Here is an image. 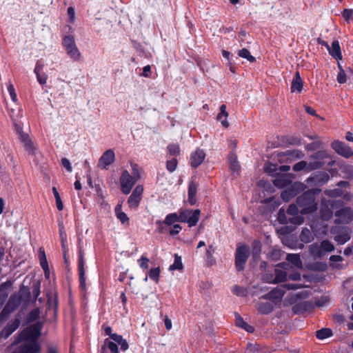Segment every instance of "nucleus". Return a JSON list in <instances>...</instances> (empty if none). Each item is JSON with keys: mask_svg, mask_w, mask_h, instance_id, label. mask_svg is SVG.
<instances>
[{"mask_svg": "<svg viewBox=\"0 0 353 353\" xmlns=\"http://www.w3.org/2000/svg\"><path fill=\"white\" fill-rule=\"evenodd\" d=\"M321 192L319 188H312L303 192L296 198V204L301 208V214H311L318 209L316 196Z\"/></svg>", "mask_w": 353, "mask_h": 353, "instance_id": "f257e3e1", "label": "nucleus"}, {"mask_svg": "<svg viewBox=\"0 0 353 353\" xmlns=\"http://www.w3.org/2000/svg\"><path fill=\"white\" fill-rule=\"evenodd\" d=\"M41 329L42 323L39 322L23 329L14 337L12 344L17 345L21 341L38 342L41 334Z\"/></svg>", "mask_w": 353, "mask_h": 353, "instance_id": "f03ea898", "label": "nucleus"}, {"mask_svg": "<svg viewBox=\"0 0 353 353\" xmlns=\"http://www.w3.org/2000/svg\"><path fill=\"white\" fill-rule=\"evenodd\" d=\"M250 251L248 245H241L236 248L234 265L238 272H241L245 268V265L250 256Z\"/></svg>", "mask_w": 353, "mask_h": 353, "instance_id": "7ed1b4c3", "label": "nucleus"}, {"mask_svg": "<svg viewBox=\"0 0 353 353\" xmlns=\"http://www.w3.org/2000/svg\"><path fill=\"white\" fill-rule=\"evenodd\" d=\"M330 233L334 235V240L339 245L345 244L351 238V230L346 226H332L330 229Z\"/></svg>", "mask_w": 353, "mask_h": 353, "instance_id": "20e7f679", "label": "nucleus"}, {"mask_svg": "<svg viewBox=\"0 0 353 353\" xmlns=\"http://www.w3.org/2000/svg\"><path fill=\"white\" fill-rule=\"evenodd\" d=\"M201 211L196 210H185L179 212L181 223H187L189 227L195 226L200 217Z\"/></svg>", "mask_w": 353, "mask_h": 353, "instance_id": "39448f33", "label": "nucleus"}, {"mask_svg": "<svg viewBox=\"0 0 353 353\" xmlns=\"http://www.w3.org/2000/svg\"><path fill=\"white\" fill-rule=\"evenodd\" d=\"M121 190L125 194H128L132 187L137 182L134 177H132L129 172L126 170H123L119 179Z\"/></svg>", "mask_w": 353, "mask_h": 353, "instance_id": "423d86ee", "label": "nucleus"}, {"mask_svg": "<svg viewBox=\"0 0 353 353\" xmlns=\"http://www.w3.org/2000/svg\"><path fill=\"white\" fill-rule=\"evenodd\" d=\"M334 216L337 217L334 220L336 224H347L353 220V209L351 207H343L334 212Z\"/></svg>", "mask_w": 353, "mask_h": 353, "instance_id": "0eeeda50", "label": "nucleus"}, {"mask_svg": "<svg viewBox=\"0 0 353 353\" xmlns=\"http://www.w3.org/2000/svg\"><path fill=\"white\" fill-rule=\"evenodd\" d=\"M330 178L326 172L318 171L312 173L305 181L311 186L320 187L327 183Z\"/></svg>", "mask_w": 353, "mask_h": 353, "instance_id": "6e6552de", "label": "nucleus"}, {"mask_svg": "<svg viewBox=\"0 0 353 353\" xmlns=\"http://www.w3.org/2000/svg\"><path fill=\"white\" fill-rule=\"evenodd\" d=\"M331 147L336 153L345 159L353 156V150L343 141L335 140L331 143Z\"/></svg>", "mask_w": 353, "mask_h": 353, "instance_id": "1a4fd4ad", "label": "nucleus"}, {"mask_svg": "<svg viewBox=\"0 0 353 353\" xmlns=\"http://www.w3.org/2000/svg\"><path fill=\"white\" fill-rule=\"evenodd\" d=\"M41 350L39 342L23 341L16 348L14 353H40Z\"/></svg>", "mask_w": 353, "mask_h": 353, "instance_id": "9d476101", "label": "nucleus"}, {"mask_svg": "<svg viewBox=\"0 0 353 353\" xmlns=\"http://www.w3.org/2000/svg\"><path fill=\"white\" fill-rule=\"evenodd\" d=\"M21 325V316L17 315L15 318L0 332V339H8Z\"/></svg>", "mask_w": 353, "mask_h": 353, "instance_id": "9b49d317", "label": "nucleus"}, {"mask_svg": "<svg viewBox=\"0 0 353 353\" xmlns=\"http://www.w3.org/2000/svg\"><path fill=\"white\" fill-rule=\"evenodd\" d=\"M303 185L301 183H294L290 185L281 192V199L284 201L288 202L292 198L295 197L301 191Z\"/></svg>", "mask_w": 353, "mask_h": 353, "instance_id": "f8f14e48", "label": "nucleus"}, {"mask_svg": "<svg viewBox=\"0 0 353 353\" xmlns=\"http://www.w3.org/2000/svg\"><path fill=\"white\" fill-rule=\"evenodd\" d=\"M78 272L79 276V286L82 289L85 287V259L82 249L79 250L78 253Z\"/></svg>", "mask_w": 353, "mask_h": 353, "instance_id": "ddd939ff", "label": "nucleus"}, {"mask_svg": "<svg viewBox=\"0 0 353 353\" xmlns=\"http://www.w3.org/2000/svg\"><path fill=\"white\" fill-rule=\"evenodd\" d=\"M285 293V290L283 289L282 286H279L276 288H274L271 291H270L268 293L263 295L261 296V299H265V300H270L273 301L274 303H277L278 302H280L284 294Z\"/></svg>", "mask_w": 353, "mask_h": 353, "instance_id": "4468645a", "label": "nucleus"}, {"mask_svg": "<svg viewBox=\"0 0 353 353\" xmlns=\"http://www.w3.org/2000/svg\"><path fill=\"white\" fill-rule=\"evenodd\" d=\"M115 160V154L112 149L104 152L99 160V166L104 170L108 169V166L114 163Z\"/></svg>", "mask_w": 353, "mask_h": 353, "instance_id": "2eb2a0df", "label": "nucleus"}, {"mask_svg": "<svg viewBox=\"0 0 353 353\" xmlns=\"http://www.w3.org/2000/svg\"><path fill=\"white\" fill-rule=\"evenodd\" d=\"M205 154L203 150L197 149L191 154L190 156V165L192 168H196L204 161Z\"/></svg>", "mask_w": 353, "mask_h": 353, "instance_id": "dca6fc26", "label": "nucleus"}, {"mask_svg": "<svg viewBox=\"0 0 353 353\" xmlns=\"http://www.w3.org/2000/svg\"><path fill=\"white\" fill-rule=\"evenodd\" d=\"M19 139L23 144L25 150L28 152V153L31 155L34 154L36 148L34 146L33 143L29 137L28 134L23 132L22 134H19Z\"/></svg>", "mask_w": 353, "mask_h": 353, "instance_id": "f3484780", "label": "nucleus"}, {"mask_svg": "<svg viewBox=\"0 0 353 353\" xmlns=\"http://www.w3.org/2000/svg\"><path fill=\"white\" fill-rule=\"evenodd\" d=\"M15 294L18 296V297L20 298L21 302L23 303L25 305H27L30 303L31 292L28 287L22 285L20 288L19 292Z\"/></svg>", "mask_w": 353, "mask_h": 353, "instance_id": "a211bd4d", "label": "nucleus"}, {"mask_svg": "<svg viewBox=\"0 0 353 353\" xmlns=\"http://www.w3.org/2000/svg\"><path fill=\"white\" fill-rule=\"evenodd\" d=\"M198 185L196 183L192 181L188 184V202L191 205H193L196 202V193Z\"/></svg>", "mask_w": 353, "mask_h": 353, "instance_id": "6ab92c4d", "label": "nucleus"}, {"mask_svg": "<svg viewBox=\"0 0 353 353\" xmlns=\"http://www.w3.org/2000/svg\"><path fill=\"white\" fill-rule=\"evenodd\" d=\"M180 222L179 214L174 212L168 214L163 221L158 220L156 221L157 225H167L168 226L176 224L175 223Z\"/></svg>", "mask_w": 353, "mask_h": 353, "instance_id": "aec40b11", "label": "nucleus"}, {"mask_svg": "<svg viewBox=\"0 0 353 353\" xmlns=\"http://www.w3.org/2000/svg\"><path fill=\"white\" fill-rule=\"evenodd\" d=\"M303 81L301 77L300 73L299 71H297L295 73V75L292 79V83H291V92H301L303 90Z\"/></svg>", "mask_w": 353, "mask_h": 353, "instance_id": "412c9836", "label": "nucleus"}, {"mask_svg": "<svg viewBox=\"0 0 353 353\" xmlns=\"http://www.w3.org/2000/svg\"><path fill=\"white\" fill-rule=\"evenodd\" d=\"M228 161L230 170L233 172L239 173L241 170V165L237 159V156L234 152H230L228 154Z\"/></svg>", "mask_w": 353, "mask_h": 353, "instance_id": "4be33fe9", "label": "nucleus"}, {"mask_svg": "<svg viewBox=\"0 0 353 353\" xmlns=\"http://www.w3.org/2000/svg\"><path fill=\"white\" fill-rule=\"evenodd\" d=\"M313 307V305L310 301H303L295 304L292 307V311L294 314H301L310 310Z\"/></svg>", "mask_w": 353, "mask_h": 353, "instance_id": "5701e85b", "label": "nucleus"}, {"mask_svg": "<svg viewBox=\"0 0 353 353\" xmlns=\"http://www.w3.org/2000/svg\"><path fill=\"white\" fill-rule=\"evenodd\" d=\"M329 51L330 54L335 59H341L342 54L341 51V47L339 41L334 40L332 43V46L330 47Z\"/></svg>", "mask_w": 353, "mask_h": 353, "instance_id": "b1692460", "label": "nucleus"}, {"mask_svg": "<svg viewBox=\"0 0 353 353\" xmlns=\"http://www.w3.org/2000/svg\"><path fill=\"white\" fill-rule=\"evenodd\" d=\"M320 215L321 218L323 221L330 220L332 215L333 212L332 209L330 208L329 204L323 203L320 209Z\"/></svg>", "mask_w": 353, "mask_h": 353, "instance_id": "393cba45", "label": "nucleus"}, {"mask_svg": "<svg viewBox=\"0 0 353 353\" xmlns=\"http://www.w3.org/2000/svg\"><path fill=\"white\" fill-rule=\"evenodd\" d=\"M43 65L37 63L34 70L37 76V81L41 85L46 84L48 79V76L45 73H41L43 70Z\"/></svg>", "mask_w": 353, "mask_h": 353, "instance_id": "a878e982", "label": "nucleus"}, {"mask_svg": "<svg viewBox=\"0 0 353 353\" xmlns=\"http://www.w3.org/2000/svg\"><path fill=\"white\" fill-rule=\"evenodd\" d=\"M21 303H22L20 301V298L14 293L10 296L6 305L14 312Z\"/></svg>", "mask_w": 353, "mask_h": 353, "instance_id": "bb28decb", "label": "nucleus"}, {"mask_svg": "<svg viewBox=\"0 0 353 353\" xmlns=\"http://www.w3.org/2000/svg\"><path fill=\"white\" fill-rule=\"evenodd\" d=\"M291 183V180L288 176L281 175L276 178L274 181V185L279 188L289 187Z\"/></svg>", "mask_w": 353, "mask_h": 353, "instance_id": "cd10ccee", "label": "nucleus"}, {"mask_svg": "<svg viewBox=\"0 0 353 353\" xmlns=\"http://www.w3.org/2000/svg\"><path fill=\"white\" fill-rule=\"evenodd\" d=\"M275 276L272 280V283L276 284L282 282H285L288 279V274L285 271L275 269L274 270Z\"/></svg>", "mask_w": 353, "mask_h": 353, "instance_id": "c85d7f7f", "label": "nucleus"}, {"mask_svg": "<svg viewBox=\"0 0 353 353\" xmlns=\"http://www.w3.org/2000/svg\"><path fill=\"white\" fill-rule=\"evenodd\" d=\"M114 212L117 218L121 221L122 224L129 223V218L128 215L121 210V204L117 205L114 209Z\"/></svg>", "mask_w": 353, "mask_h": 353, "instance_id": "c756f323", "label": "nucleus"}, {"mask_svg": "<svg viewBox=\"0 0 353 353\" xmlns=\"http://www.w3.org/2000/svg\"><path fill=\"white\" fill-rule=\"evenodd\" d=\"M257 310L261 314H268L274 310V306L271 303H258Z\"/></svg>", "mask_w": 353, "mask_h": 353, "instance_id": "7c9ffc66", "label": "nucleus"}, {"mask_svg": "<svg viewBox=\"0 0 353 353\" xmlns=\"http://www.w3.org/2000/svg\"><path fill=\"white\" fill-rule=\"evenodd\" d=\"M286 260L295 267H302V261L299 254H288Z\"/></svg>", "mask_w": 353, "mask_h": 353, "instance_id": "2f4dec72", "label": "nucleus"}, {"mask_svg": "<svg viewBox=\"0 0 353 353\" xmlns=\"http://www.w3.org/2000/svg\"><path fill=\"white\" fill-rule=\"evenodd\" d=\"M332 334L333 332L330 328H321L316 332V337L320 340L330 337Z\"/></svg>", "mask_w": 353, "mask_h": 353, "instance_id": "473e14b6", "label": "nucleus"}, {"mask_svg": "<svg viewBox=\"0 0 353 353\" xmlns=\"http://www.w3.org/2000/svg\"><path fill=\"white\" fill-rule=\"evenodd\" d=\"M112 340L115 343H117V345H120L122 351H126L129 348V345L127 341L124 339L121 335L119 334L113 336Z\"/></svg>", "mask_w": 353, "mask_h": 353, "instance_id": "72a5a7b5", "label": "nucleus"}, {"mask_svg": "<svg viewBox=\"0 0 353 353\" xmlns=\"http://www.w3.org/2000/svg\"><path fill=\"white\" fill-rule=\"evenodd\" d=\"M108 347L111 353H119V347L117 343L110 341L108 339H105L104 341V345L102 347V350L104 352L105 347Z\"/></svg>", "mask_w": 353, "mask_h": 353, "instance_id": "f704fd0d", "label": "nucleus"}, {"mask_svg": "<svg viewBox=\"0 0 353 353\" xmlns=\"http://www.w3.org/2000/svg\"><path fill=\"white\" fill-rule=\"evenodd\" d=\"M319 251L317 254H321V250H323L324 252H332L334 250V245L328 240H323L321 243L320 248H317Z\"/></svg>", "mask_w": 353, "mask_h": 353, "instance_id": "c9c22d12", "label": "nucleus"}, {"mask_svg": "<svg viewBox=\"0 0 353 353\" xmlns=\"http://www.w3.org/2000/svg\"><path fill=\"white\" fill-rule=\"evenodd\" d=\"M238 55L240 57L246 59L250 63L256 61V58L250 54V51L247 48H242L239 50Z\"/></svg>", "mask_w": 353, "mask_h": 353, "instance_id": "e433bc0d", "label": "nucleus"}, {"mask_svg": "<svg viewBox=\"0 0 353 353\" xmlns=\"http://www.w3.org/2000/svg\"><path fill=\"white\" fill-rule=\"evenodd\" d=\"M52 190L53 194H54V198H55L56 206H57V209L59 211L63 210V202L61 201L60 194H59L57 188L56 187H52Z\"/></svg>", "mask_w": 353, "mask_h": 353, "instance_id": "4c0bfd02", "label": "nucleus"}, {"mask_svg": "<svg viewBox=\"0 0 353 353\" xmlns=\"http://www.w3.org/2000/svg\"><path fill=\"white\" fill-rule=\"evenodd\" d=\"M141 200V197H139L137 195H134L131 194L128 199V203L130 208H136L138 207L140 201Z\"/></svg>", "mask_w": 353, "mask_h": 353, "instance_id": "58836bf2", "label": "nucleus"}, {"mask_svg": "<svg viewBox=\"0 0 353 353\" xmlns=\"http://www.w3.org/2000/svg\"><path fill=\"white\" fill-rule=\"evenodd\" d=\"M183 268V265L182 263L181 257L178 254L174 255V263L170 266V270H181Z\"/></svg>", "mask_w": 353, "mask_h": 353, "instance_id": "ea45409f", "label": "nucleus"}, {"mask_svg": "<svg viewBox=\"0 0 353 353\" xmlns=\"http://www.w3.org/2000/svg\"><path fill=\"white\" fill-rule=\"evenodd\" d=\"M324 165L323 162L320 161H314L312 162L307 163V172H312L313 170H316L321 168Z\"/></svg>", "mask_w": 353, "mask_h": 353, "instance_id": "a19ab883", "label": "nucleus"}, {"mask_svg": "<svg viewBox=\"0 0 353 353\" xmlns=\"http://www.w3.org/2000/svg\"><path fill=\"white\" fill-rule=\"evenodd\" d=\"M60 239H61L63 254H64L65 256L68 252V245H67V236H66V234L65 232H63L61 230H60Z\"/></svg>", "mask_w": 353, "mask_h": 353, "instance_id": "79ce46f5", "label": "nucleus"}, {"mask_svg": "<svg viewBox=\"0 0 353 353\" xmlns=\"http://www.w3.org/2000/svg\"><path fill=\"white\" fill-rule=\"evenodd\" d=\"M39 258L42 269H47V268H49L45 251L42 248L39 249Z\"/></svg>", "mask_w": 353, "mask_h": 353, "instance_id": "37998d69", "label": "nucleus"}, {"mask_svg": "<svg viewBox=\"0 0 353 353\" xmlns=\"http://www.w3.org/2000/svg\"><path fill=\"white\" fill-rule=\"evenodd\" d=\"M148 276L151 280L158 283L160 276V268L159 267L150 269Z\"/></svg>", "mask_w": 353, "mask_h": 353, "instance_id": "c03bdc74", "label": "nucleus"}, {"mask_svg": "<svg viewBox=\"0 0 353 353\" xmlns=\"http://www.w3.org/2000/svg\"><path fill=\"white\" fill-rule=\"evenodd\" d=\"M39 308H35L31 310L26 316L27 321L28 323L36 321L39 317Z\"/></svg>", "mask_w": 353, "mask_h": 353, "instance_id": "a18cd8bd", "label": "nucleus"}, {"mask_svg": "<svg viewBox=\"0 0 353 353\" xmlns=\"http://www.w3.org/2000/svg\"><path fill=\"white\" fill-rule=\"evenodd\" d=\"M167 148L170 155L178 156L180 154V148L178 143L169 144Z\"/></svg>", "mask_w": 353, "mask_h": 353, "instance_id": "49530a36", "label": "nucleus"}, {"mask_svg": "<svg viewBox=\"0 0 353 353\" xmlns=\"http://www.w3.org/2000/svg\"><path fill=\"white\" fill-rule=\"evenodd\" d=\"M13 311L12 310L5 305L3 309L0 312V323L6 321L8 319L10 314Z\"/></svg>", "mask_w": 353, "mask_h": 353, "instance_id": "de8ad7c7", "label": "nucleus"}, {"mask_svg": "<svg viewBox=\"0 0 353 353\" xmlns=\"http://www.w3.org/2000/svg\"><path fill=\"white\" fill-rule=\"evenodd\" d=\"M278 221L281 224H287L289 221V218L287 217L286 213L283 208H281L278 212L277 216Z\"/></svg>", "mask_w": 353, "mask_h": 353, "instance_id": "09e8293b", "label": "nucleus"}, {"mask_svg": "<svg viewBox=\"0 0 353 353\" xmlns=\"http://www.w3.org/2000/svg\"><path fill=\"white\" fill-rule=\"evenodd\" d=\"M307 162L305 161H301L296 163H295L293 167L292 170L294 172H299V171H304L307 172Z\"/></svg>", "mask_w": 353, "mask_h": 353, "instance_id": "8fccbe9b", "label": "nucleus"}, {"mask_svg": "<svg viewBox=\"0 0 353 353\" xmlns=\"http://www.w3.org/2000/svg\"><path fill=\"white\" fill-rule=\"evenodd\" d=\"M339 72L337 74V81L340 84H343L347 81V77L345 70L343 69L342 66L339 63Z\"/></svg>", "mask_w": 353, "mask_h": 353, "instance_id": "3c124183", "label": "nucleus"}, {"mask_svg": "<svg viewBox=\"0 0 353 353\" xmlns=\"http://www.w3.org/2000/svg\"><path fill=\"white\" fill-rule=\"evenodd\" d=\"M300 239L302 241L308 243L311 241L312 235L310 231L305 228L303 229L300 234Z\"/></svg>", "mask_w": 353, "mask_h": 353, "instance_id": "603ef678", "label": "nucleus"}, {"mask_svg": "<svg viewBox=\"0 0 353 353\" xmlns=\"http://www.w3.org/2000/svg\"><path fill=\"white\" fill-rule=\"evenodd\" d=\"M178 161L176 158H172L171 160H168L166 162V169L170 172H173L177 167Z\"/></svg>", "mask_w": 353, "mask_h": 353, "instance_id": "864d4df0", "label": "nucleus"}, {"mask_svg": "<svg viewBox=\"0 0 353 353\" xmlns=\"http://www.w3.org/2000/svg\"><path fill=\"white\" fill-rule=\"evenodd\" d=\"M214 252H210V251H205V260L208 266H212L216 263V259L213 256Z\"/></svg>", "mask_w": 353, "mask_h": 353, "instance_id": "5fc2aeb1", "label": "nucleus"}, {"mask_svg": "<svg viewBox=\"0 0 353 353\" xmlns=\"http://www.w3.org/2000/svg\"><path fill=\"white\" fill-rule=\"evenodd\" d=\"M342 17L347 23H350L353 20V9H344L342 12Z\"/></svg>", "mask_w": 353, "mask_h": 353, "instance_id": "6e6d98bb", "label": "nucleus"}, {"mask_svg": "<svg viewBox=\"0 0 353 353\" xmlns=\"http://www.w3.org/2000/svg\"><path fill=\"white\" fill-rule=\"evenodd\" d=\"M67 54L74 61L80 59L81 53L79 52L77 48H73L72 49L68 50Z\"/></svg>", "mask_w": 353, "mask_h": 353, "instance_id": "4d7b16f0", "label": "nucleus"}, {"mask_svg": "<svg viewBox=\"0 0 353 353\" xmlns=\"http://www.w3.org/2000/svg\"><path fill=\"white\" fill-rule=\"evenodd\" d=\"M261 246L260 242L254 241L252 244V254L254 258H256L261 253Z\"/></svg>", "mask_w": 353, "mask_h": 353, "instance_id": "13d9d810", "label": "nucleus"}, {"mask_svg": "<svg viewBox=\"0 0 353 353\" xmlns=\"http://www.w3.org/2000/svg\"><path fill=\"white\" fill-rule=\"evenodd\" d=\"M342 172L345 174L347 179L353 181V165H345Z\"/></svg>", "mask_w": 353, "mask_h": 353, "instance_id": "bf43d9fd", "label": "nucleus"}, {"mask_svg": "<svg viewBox=\"0 0 353 353\" xmlns=\"http://www.w3.org/2000/svg\"><path fill=\"white\" fill-rule=\"evenodd\" d=\"M8 91L10 94V98L13 102H17V93L15 92L14 85L11 82H9V83L7 85Z\"/></svg>", "mask_w": 353, "mask_h": 353, "instance_id": "052dcab7", "label": "nucleus"}, {"mask_svg": "<svg viewBox=\"0 0 353 353\" xmlns=\"http://www.w3.org/2000/svg\"><path fill=\"white\" fill-rule=\"evenodd\" d=\"M281 286L285 291L297 290L303 288V285L298 283H284L283 285H281Z\"/></svg>", "mask_w": 353, "mask_h": 353, "instance_id": "680f3d73", "label": "nucleus"}, {"mask_svg": "<svg viewBox=\"0 0 353 353\" xmlns=\"http://www.w3.org/2000/svg\"><path fill=\"white\" fill-rule=\"evenodd\" d=\"M287 143L294 145H301V139L297 136H291L287 138Z\"/></svg>", "mask_w": 353, "mask_h": 353, "instance_id": "e2e57ef3", "label": "nucleus"}, {"mask_svg": "<svg viewBox=\"0 0 353 353\" xmlns=\"http://www.w3.org/2000/svg\"><path fill=\"white\" fill-rule=\"evenodd\" d=\"M303 222V217L301 215L296 214L289 217L288 223L294 224V225H301Z\"/></svg>", "mask_w": 353, "mask_h": 353, "instance_id": "0e129e2a", "label": "nucleus"}, {"mask_svg": "<svg viewBox=\"0 0 353 353\" xmlns=\"http://www.w3.org/2000/svg\"><path fill=\"white\" fill-rule=\"evenodd\" d=\"M74 38L72 35L65 36L63 39V45L65 47V48L74 45Z\"/></svg>", "mask_w": 353, "mask_h": 353, "instance_id": "69168bd1", "label": "nucleus"}, {"mask_svg": "<svg viewBox=\"0 0 353 353\" xmlns=\"http://www.w3.org/2000/svg\"><path fill=\"white\" fill-rule=\"evenodd\" d=\"M298 207L297 204H290L287 210V214L292 216L298 214L299 212Z\"/></svg>", "mask_w": 353, "mask_h": 353, "instance_id": "338daca9", "label": "nucleus"}, {"mask_svg": "<svg viewBox=\"0 0 353 353\" xmlns=\"http://www.w3.org/2000/svg\"><path fill=\"white\" fill-rule=\"evenodd\" d=\"M325 194L330 197H336L342 194V191L339 189L326 190L324 192Z\"/></svg>", "mask_w": 353, "mask_h": 353, "instance_id": "774afa93", "label": "nucleus"}]
</instances>
